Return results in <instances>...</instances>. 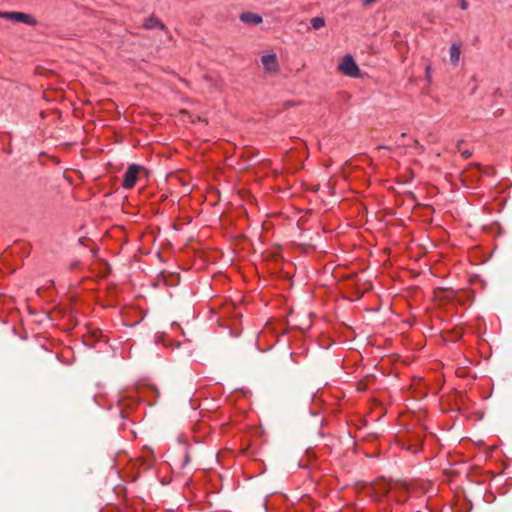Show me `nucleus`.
Instances as JSON below:
<instances>
[{
  "label": "nucleus",
  "mask_w": 512,
  "mask_h": 512,
  "mask_svg": "<svg viewBox=\"0 0 512 512\" xmlns=\"http://www.w3.org/2000/svg\"><path fill=\"white\" fill-rule=\"evenodd\" d=\"M371 489L375 493L376 500L386 496L392 489L406 490V483L403 481L387 482L385 479H378L372 484Z\"/></svg>",
  "instance_id": "obj_1"
},
{
  "label": "nucleus",
  "mask_w": 512,
  "mask_h": 512,
  "mask_svg": "<svg viewBox=\"0 0 512 512\" xmlns=\"http://www.w3.org/2000/svg\"><path fill=\"white\" fill-rule=\"evenodd\" d=\"M145 173L146 175L148 172L143 168L142 166L132 164L128 167L127 171L124 174L123 178V187L125 189H131L135 186L138 176L140 173Z\"/></svg>",
  "instance_id": "obj_2"
},
{
  "label": "nucleus",
  "mask_w": 512,
  "mask_h": 512,
  "mask_svg": "<svg viewBox=\"0 0 512 512\" xmlns=\"http://www.w3.org/2000/svg\"><path fill=\"white\" fill-rule=\"evenodd\" d=\"M339 70L343 74L353 78H356L360 75L359 67L357 66L351 55L344 56L341 64L339 65Z\"/></svg>",
  "instance_id": "obj_3"
},
{
  "label": "nucleus",
  "mask_w": 512,
  "mask_h": 512,
  "mask_svg": "<svg viewBox=\"0 0 512 512\" xmlns=\"http://www.w3.org/2000/svg\"><path fill=\"white\" fill-rule=\"evenodd\" d=\"M0 18L22 22L28 25H35L36 20L29 14L23 12H2L0 11Z\"/></svg>",
  "instance_id": "obj_4"
},
{
  "label": "nucleus",
  "mask_w": 512,
  "mask_h": 512,
  "mask_svg": "<svg viewBox=\"0 0 512 512\" xmlns=\"http://www.w3.org/2000/svg\"><path fill=\"white\" fill-rule=\"evenodd\" d=\"M264 69L268 73H276L279 69L277 57L275 54L264 55L261 58Z\"/></svg>",
  "instance_id": "obj_5"
},
{
  "label": "nucleus",
  "mask_w": 512,
  "mask_h": 512,
  "mask_svg": "<svg viewBox=\"0 0 512 512\" xmlns=\"http://www.w3.org/2000/svg\"><path fill=\"white\" fill-rule=\"evenodd\" d=\"M241 21L247 24H260L262 22V17L258 14L252 12H245L240 15Z\"/></svg>",
  "instance_id": "obj_6"
},
{
  "label": "nucleus",
  "mask_w": 512,
  "mask_h": 512,
  "mask_svg": "<svg viewBox=\"0 0 512 512\" xmlns=\"http://www.w3.org/2000/svg\"><path fill=\"white\" fill-rule=\"evenodd\" d=\"M460 44L453 43L450 47V61L452 65L457 66L460 59Z\"/></svg>",
  "instance_id": "obj_7"
},
{
  "label": "nucleus",
  "mask_w": 512,
  "mask_h": 512,
  "mask_svg": "<svg viewBox=\"0 0 512 512\" xmlns=\"http://www.w3.org/2000/svg\"><path fill=\"white\" fill-rule=\"evenodd\" d=\"M144 27L146 29H154V28L164 29V25L157 18H154V17H150L149 19H147L144 23Z\"/></svg>",
  "instance_id": "obj_8"
},
{
  "label": "nucleus",
  "mask_w": 512,
  "mask_h": 512,
  "mask_svg": "<svg viewBox=\"0 0 512 512\" xmlns=\"http://www.w3.org/2000/svg\"><path fill=\"white\" fill-rule=\"evenodd\" d=\"M392 491L394 492L396 498H397V501L399 502H404L406 501L407 499V492H408V486L406 485V490H398V489H392Z\"/></svg>",
  "instance_id": "obj_9"
},
{
  "label": "nucleus",
  "mask_w": 512,
  "mask_h": 512,
  "mask_svg": "<svg viewBox=\"0 0 512 512\" xmlns=\"http://www.w3.org/2000/svg\"><path fill=\"white\" fill-rule=\"evenodd\" d=\"M311 25L314 29L318 30L325 26V20L323 17H314L311 19Z\"/></svg>",
  "instance_id": "obj_10"
},
{
  "label": "nucleus",
  "mask_w": 512,
  "mask_h": 512,
  "mask_svg": "<svg viewBox=\"0 0 512 512\" xmlns=\"http://www.w3.org/2000/svg\"><path fill=\"white\" fill-rule=\"evenodd\" d=\"M461 155H462L464 158H466V159H467V158L471 157V155H472V151H470V150H463V151H461Z\"/></svg>",
  "instance_id": "obj_11"
},
{
  "label": "nucleus",
  "mask_w": 512,
  "mask_h": 512,
  "mask_svg": "<svg viewBox=\"0 0 512 512\" xmlns=\"http://www.w3.org/2000/svg\"><path fill=\"white\" fill-rule=\"evenodd\" d=\"M460 7L463 9V10H466L469 6L468 2L466 0H461L460 3H459Z\"/></svg>",
  "instance_id": "obj_12"
},
{
  "label": "nucleus",
  "mask_w": 512,
  "mask_h": 512,
  "mask_svg": "<svg viewBox=\"0 0 512 512\" xmlns=\"http://www.w3.org/2000/svg\"><path fill=\"white\" fill-rule=\"evenodd\" d=\"M474 170L476 172H478L479 171V166L475 165V168H472L471 170L467 171V176L466 177L472 176V173L474 172Z\"/></svg>",
  "instance_id": "obj_13"
},
{
  "label": "nucleus",
  "mask_w": 512,
  "mask_h": 512,
  "mask_svg": "<svg viewBox=\"0 0 512 512\" xmlns=\"http://www.w3.org/2000/svg\"><path fill=\"white\" fill-rule=\"evenodd\" d=\"M364 6H369L377 0H361Z\"/></svg>",
  "instance_id": "obj_14"
},
{
  "label": "nucleus",
  "mask_w": 512,
  "mask_h": 512,
  "mask_svg": "<svg viewBox=\"0 0 512 512\" xmlns=\"http://www.w3.org/2000/svg\"><path fill=\"white\" fill-rule=\"evenodd\" d=\"M190 461V456L189 454H185V457H184V462H183V466L187 465Z\"/></svg>",
  "instance_id": "obj_15"
},
{
  "label": "nucleus",
  "mask_w": 512,
  "mask_h": 512,
  "mask_svg": "<svg viewBox=\"0 0 512 512\" xmlns=\"http://www.w3.org/2000/svg\"><path fill=\"white\" fill-rule=\"evenodd\" d=\"M426 78L429 80L430 79V66H428L426 68Z\"/></svg>",
  "instance_id": "obj_16"
},
{
  "label": "nucleus",
  "mask_w": 512,
  "mask_h": 512,
  "mask_svg": "<svg viewBox=\"0 0 512 512\" xmlns=\"http://www.w3.org/2000/svg\"><path fill=\"white\" fill-rule=\"evenodd\" d=\"M414 145H417V146H419L420 148H423V147L419 144V142H418L417 140H415V141H414Z\"/></svg>",
  "instance_id": "obj_17"
},
{
  "label": "nucleus",
  "mask_w": 512,
  "mask_h": 512,
  "mask_svg": "<svg viewBox=\"0 0 512 512\" xmlns=\"http://www.w3.org/2000/svg\"><path fill=\"white\" fill-rule=\"evenodd\" d=\"M462 143H463V140L458 141V143H457V147H458V149H460V146H461V144H462Z\"/></svg>",
  "instance_id": "obj_18"
}]
</instances>
